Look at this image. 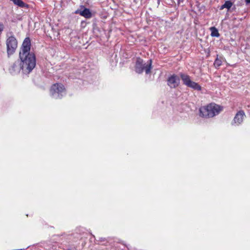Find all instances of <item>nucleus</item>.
<instances>
[{
	"label": "nucleus",
	"mask_w": 250,
	"mask_h": 250,
	"mask_svg": "<svg viewBox=\"0 0 250 250\" xmlns=\"http://www.w3.org/2000/svg\"><path fill=\"white\" fill-rule=\"evenodd\" d=\"M31 42L29 38H26L22 44L20 52L21 61L14 62L9 68L12 75H16L22 69L24 73H30L36 65V59L34 54L30 53Z\"/></svg>",
	"instance_id": "f257e3e1"
},
{
	"label": "nucleus",
	"mask_w": 250,
	"mask_h": 250,
	"mask_svg": "<svg viewBox=\"0 0 250 250\" xmlns=\"http://www.w3.org/2000/svg\"><path fill=\"white\" fill-rule=\"evenodd\" d=\"M222 107L214 103L200 108V116L203 118H212L218 115L222 110Z\"/></svg>",
	"instance_id": "f03ea898"
},
{
	"label": "nucleus",
	"mask_w": 250,
	"mask_h": 250,
	"mask_svg": "<svg viewBox=\"0 0 250 250\" xmlns=\"http://www.w3.org/2000/svg\"><path fill=\"white\" fill-rule=\"evenodd\" d=\"M152 61L149 60V62L147 64H144L143 61L140 58H137L135 64V71L138 73H141L144 70H145L146 74L150 73L152 68Z\"/></svg>",
	"instance_id": "7ed1b4c3"
},
{
	"label": "nucleus",
	"mask_w": 250,
	"mask_h": 250,
	"mask_svg": "<svg viewBox=\"0 0 250 250\" xmlns=\"http://www.w3.org/2000/svg\"><path fill=\"white\" fill-rule=\"evenodd\" d=\"M6 44L7 55L9 57L15 53L17 48L18 42L16 38L12 36L7 39Z\"/></svg>",
	"instance_id": "20e7f679"
},
{
	"label": "nucleus",
	"mask_w": 250,
	"mask_h": 250,
	"mask_svg": "<svg viewBox=\"0 0 250 250\" xmlns=\"http://www.w3.org/2000/svg\"><path fill=\"white\" fill-rule=\"evenodd\" d=\"M51 96L55 99L61 98L65 93V88L62 84L56 83L53 85L50 89Z\"/></svg>",
	"instance_id": "39448f33"
},
{
	"label": "nucleus",
	"mask_w": 250,
	"mask_h": 250,
	"mask_svg": "<svg viewBox=\"0 0 250 250\" xmlns=\"http://www.w3.org/2000/svg\"><path fill=\"white\" fill-rule=\"evenodd\" d=\"M180 83V79L176 75L170 76L167 79V84L171 88L177 87Z\"/></svg>",
	"instance_id": "423d86ee"
},
{
	"label": "nucleus",
	"mask_w": 250,
	"mask_h": 250,
	"mask_svg": "<svg viewBox=\"0 0 250 250\" xmlns=\"http://www.w3.org/2000/svg\"><path fill=\"white\" fill-rule=\"evenodd\" d=\"M244 116L245 113L243 111L241 110L238 112L233 119L232 124H236L237 125L241 124L243 121Z\"/></svg>",
	"instance_id": "0eeeda50"
},
{
	"label": "nucleus",
	"mask_w": 250,
	"mask_h": 250,
	"mask_svg": "<svg viewBox=\"0 0 250 250\" xmlns=\"http://www.w3.org/2000/svg\"><path fill=\"white\" fill-rule=\"evenodd\" d=\"M76 13H79L81 16L86 18H90L91 17V13L89 9L84 8L83 11H76Z\"/></svg>",
	"instance_id": "6e6552de"
},
{
	"label": "nucleus",
	"mask_w": 250,
	"mask_h": 250,
	"mask_svg": "<svg viewBox=\"0 0 250 250\" xmlns=\"http://www.w3.org/2000/svg\"><path fill=\"white\" fill-rule=\"evenodd\" d=\"M180 77L183 81L184 84L187 86L191 81L190 77L188 75L181 73L180 74Z\"/></svg>",
	"instance_id": "1a4fd4ad"
},
{
	"label": "nucleus",
	"mask_w": 250,
	"mask_h": 250,
	"mask_svg": "<svg viewBox=\"0 0 250 250\" xmlns=\"http://www.w3.org/2000/svg\"><path fill=\"white\" fill-rule=\"evenodd\" d=\"M188 86L191 88H193L195 90L199 91L201 90V87L200 86V85H199L197 83L192 81L190 82V83L188 85Z\"/></svg>",
	"instance_id": "9d476101"
},
{
	"label": "nucleus",
	"mask_w": 250,
	"mask_h": 250,
	"mask_svg": "<svg viewBox=\"0 0 250 250\" xmlns=\"http://www.w3.org/2000/svg\"><path fill=\"white\" fill-rule=\"evenodd\" d=\"M13 3L18 5L19 6L21 7H27V4H25L24 2H23L21 0H11Z\"/></svg>",
	"instance_id": "9b49d317"
},
{
	"label": "nucleus",
	"mask_w": 250,
	"mask_h": 250,
	"mask_svg": "<svg viewBox=\"0 0 250 250\" xmlns=\"http://www.w3.org/2000/svg\"><path fill=\"white\" fill-rule=\"evenodd\" d=\"M209 29L211 31V36L212 37H218L219 36V33L216 28L215 27H211Z\"/></svg>",
	"instance_id": "f8f14e48"
},
{
	"label": "nucleus",
	"mask_w": 250,
	"mask_h": 250,
	"mask_svg": "<svg viewBox=\"0 0 250 250\" xmlns=\"http://www.w3.org/2000/svg\"><path fill=\"white\" fill-rule=\"evenodd\" d=\"M232 5L233 3L230 0H227L224 3V6H225V8L228 9V10H229Z\"/></svg>",
	"instance_id": "ddd939ff"
},
{
	"label": "nucleus",
	"mask_w": 250,
	"mask_h": 250,
	"mask_svg": "<svg viewBox=\"0 0 250 250\" xmlns=\"http://www.w3.org/2000/svg\"><path fill=\"white\" fill-rule=\"evenodd\" d=\"M222 64V61L221 60L219 59L218 58H217L214 62V65L215 67H219Z\"/></svg>",
	"instance_id": "4468645a"
},
{
	"label": "nucleus",
	"mask_w": 250,
	"mask_h": 250,
	"mask_svg": "<svg viewBox=\"0 0 250 250\" xmlns=\"http://www.w3.org/2000/svg\"><path fill=\"white\" fill-rule=\"evenodd\" d=\"M4 29V26L2 23H0V34L3 31Z\"/></svg>",
	"instance_id": "2eb2a0df"
},
{
	"label": "nucleus",
	"mask_w": 250,
	"mask_h": 250,
	"mask_svg": "<svg viewBox=\"0 0 250 250\" xmlns=\"http://www.w3.org/2000/svg\"><path fill=\"white\" fill-rule=\"evenodd\" d=\"M226 8L225 6H224V4H223L220 8V10H223V9Z\"/></svg>",
	"instance_id": "dca6fc26"
},
{
	"label": "nucleus",
	"mask_w": 250,
	"mask_h": 250,
	"mask_svg": "<svg viewBox=\"0 0 250 250\" xmlns=\"http://www.w3.org/2000/svg\"><path fill=\"white\" fill-rule=\"evenodd\" d=\"M247 3H250V0H245Z\"/></svg>",
	"instance_id": "f3484780"
},
{
	"label": "nucleus",
	"mask_w": 250,
	"mask_h": 250,
	"mask_svg": "<svg viewBox=\"0 0 250 250\" xmlns=\"http://www.w3.org/2000/svg\"><path fill=\"white\" fill-rule=\"evenodd\" d=\"M179 2L183 1L184 0H178Z\"/></svg>",
	"instance_id": "a211bd4d"
}]
</instances>
